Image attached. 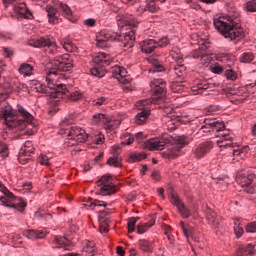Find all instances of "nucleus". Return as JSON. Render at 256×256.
Segmentation results:
<instances>
[{
    "instance_id": "26",
    "label": "nucleus",
    "mask_w": 256,
    "mask_h": 256,
    "mask_svg": "<svg viewBox=\"0 0 256 256\" xmlns=\"http://www.w3.org/2000/svg\"><path fill=\"white\" fill-rule=\"evenodd\" d=\"M179 225H180V227L182 229V233L186 237V239H189V237H191V239H192V241H194V243L201 242V237L195 235L190 228H187V226H185V223L183 221H181L179 223Z\"/></svg>"
},
{
    "instance_id": "51",
    "label": "nucleus",
    "mask_w": 256,
    "mask_h": 256,
    "mask_svg": "<svg viewBox=\"0 0 256 256\" xmlns=\"http://www.w3.org/2000/svg\"><path fill=\"white\" fill-rule=\"evenodd\" d=\"M185 145H187V136L178 137L175 146L181 150L183 147H185Z\"/></svg>"
},
{
    "instance_id": "15",
    "label": "nucleus",
    "mask_w": 256,
    "mask_h": 256,
    "mask_svg": "<svg viewBox=\"0 0 256 256\" xmlns=\"http://www.w3.org/2000/svg\"><path fill=\"white\" fill-rule=\"evenodd\" d=\"M169 143V140L166 138H153L144 143L145 149L149 151H163L165 145Z\"/></svg>"
},
{
    "instance_id": "28",
    "label": "nucleus",
    "mask_w": 256,
    "mask_h": 256,
    "mask_svg": "<svg viewBox=\"0 0 256 256\" xmlns=\"http://www.w3.org/2000/svg\"><path fill=\"white\" fill-rule=\"evenodd\" d=\"M207 89H209V83H207V81L205 80L191 87V90L194 93V95H203L205 91H207Z\"/></svg>"
},
{
    "instance_id": "18",
    "label": "nucleus",
    "mask_w": 256,
    "mask_h": 256,
    "mask_svg": "<svg viewBox=\"0 0 256 256\" xmlns=\"http://www.w3.org/2000/svg\"><path fill=\"white\" fill-rule=\"evenodd\" d=\"M217 145L220 149H229V147H235V143H233V134L229 133V131L222 132L220 134V139L217 140Z\"/></svg>"
},
{
    "instance_id": "61",
    "label": "nucleus",
    "mask_w": 256,
    "mask_h": 256,
    "mask_svg": "<svg viewBox=\"0 0 256 256\" xmlns=\"http://www.w3.org/2000/svg\"><path fill=\"white\" fill-rule=\"evenodd\" d=\"M244 249L245 255H253L255 246L253 244H248L247 246H241Z\"/></svg>"
},
{
    "instance_id": "30",
    "label": "nucleus",
    "mask_w": 256,
    "mask_h": 256,
    "mask_svg": "<svg viewBox=\"0 0 256 256\" xmlns=\"http://www.w3.org/2000/svg\"><path fill=\"white\" fill-rule=\"evenodd\" d=\"M149 115H151V110L149 109H144L141 112H139L135 117L136 125H143L147 123V120L149 119Z\"/></svg>"
},
{
    "instance_id": "1",
    "label": "nucleus",
    "mask_w": 256,
    "mask_h": 256,
    "mask_svg": "<svg viewBox=\"0 0 256 256\" xmlns=\"http://www.w3.org/2000/svg\"><path fill=\"white\" fill-rule=\"evenodd\" d=\"M17 107V110H13V107L7 101L2 100L0 102V118L4 119V125L14 133L23 131L27 125L36 127L37 121L35 117L26 111L23 106L18 105Z\"/></svg>"
},
{
    "instance_id": "7",
    "label": "nucleus",
    "mask_w": 256,
    "mask_h": 256,
    "mask_svg": "<svg viewBox=\"0 0 256 256\" xmlns=\"http://www.w3.org/2000/svg\"><path fill=\"white\" fill-rule=\"evenodd\" d=\"M30 45L33 47H47L49 53L55 55L56 53H61V47L57 46L54 38L50 37H40L30 41Z\"/></svg>"
},
{
    "instance_id": "64",
    "label": "nucleus",
    "mask_w": 256,
    "mask_h": 256,
    "mask_svg": "<svg viewBox=\"0 0 256 256\" xmlns=\"http://www.w3.org/2000/svg\"><path fill=\"white\" fill-rule=\"evenodd\" d=\"M247 233H256V222H251L246 226Z\"/></svg>"
},
{
    "instance_id": "57",
    "label": "nucleus",
    "mask_w": 256,
    "mask_h": 256,
    "mask_svg": "<svg viewBox=\"0 0 256 256\" xmlns=\"http://www.w3.org/2000/svg\"><path fill=\"white\" fill-rule=\"evenodd\" d=\"M246 9L247 11H250V13H255L256 11V0H251L246 3Z\"/></svg>"
},
{
    "instance_id": "34",
    "label": "nucleus",
    "mask_w": 256,
    "mask_h": 256,
    "mask_svg": "<svg viewBox=\"0 0 256 256\" xmlns=\"http://www.w3.org/2000/svg\"><path fill=\"white\" fill-rule=\"evenodd\" d=\"M56 8L59 9V11L66 17V19H69L71 21V17L73 15V12L71 11V8L67 6V4H64L63 2H58L56 4Z\"/></svg>"
},
{
    "instance_id": "35",
    "label": "nucleus",
    "mask_w": 256,
    "mask_h": 256,
    "mask_svg": "<svg viewBox=\"0 0 256 256\" xmlns=\"http://www.w3.org/2000/svg\"><path fill=\"white\" fill-rule=\"evenodd\" d=\"M18 72L24 77H31V75H33V66L28 63H23L19 66Z\"/></svg>"
},
{
    "instance_id": "17",
    "label": "nucleus",
    "mask_w": 256,
    "mask_h": 256,
    "mask_svg": "<svg viewBox=\"0 0 256 256\" xmlns=\"http://www.w3.org/2000/svg\"><path fill=\"white\" fill-rule=\"evenodd\" d=\"M0 191L3 193V196H0V203L4 205V207H9L10 209L12 207H15V196H13V193H11L7 187H5L3 184L0 186Z\"/></svg>"
},
{
    "instance_id": "33",
    "label": "nucleus",
    "mask_w": 256,
    "mask_h": 256,
    "mask_svg": "<svg viewBox=\"0 0 256 256\" xmlns=\"http://www.w3.org/2000/svg\"><path fill=\"white\" fill-rule=\"evenodd\" d=\"M138 247L143 253H153V242L145 239L138 241Z\"/></svg>"
},
{
    "instance_id": "60",
    "label": "nucleus",
    "mask_w": 256,
    "mask_h": 256,
    "mask_svg": "<svg viewBox=\"0 0 256 256\" xmlns=\"http://www.w3.org/2000/svg\"><path fill=\"white\" fill-rule=\"evenodd\" d=\"M38 162L40 163V165H46L49 166V157H47V155L45 154H40V156L38 157Z\"/></svg>"
},
{
    "instance_id": "9",
    "label": "nucleus",
    "mask_w": 256,
    "mask_h": 256,
    "mask_svg": "<svg viewBox=\"0 0 256 256\" xmlns=\"http://www.w3.org/2000/svg\"><path fill=\"white\" fill-rule=\"evenodd\" d=\"M221 133L225 131V123L215 118H205L204 125L201 126L199 133Z\"/></svg>"
},
{
    "instance_id": "4",
    "label": "nucleus",
    "mask_w": 256,
    "mask_h": 256,
    "mask_svg": "<svg viewBox=\"0 0 256 256\" xmlns=\"http://www.w3.org/2000/svg\"><path fill=\"white\" fill-rule=\"evenodd\" d=\"M111 56L99 52L97 53L93 58V68L91 69L92 75L94 77H103L105 75V71H103V67H108V65H111Z\"/></svg>"
},
{
    "instance_id": "49",
    "label": "nucleus",
    "mask_w": 256,
    "mask_h": 256,
    "mask_svg": "<svg viewBox=\"0 0 256 256\" xmlns=\"http://www.w3.org/2000/svg\"><path fill=\"white\" fill-rule=\"evenodd\" d=\"M93 117H94L93 123L95 125H99V123H103L104 125L105 121H107V117H105V114H96Z\"/></svg>"
},
{
    "instance_id": "27",
    "label": "nucleus",
    "mask_w": 256,
    "mask_h": 256,
    "mask_svg": "<svg viewBox=\"0 0 256 256\" xmlns=\"http://www.w3.org/2000/svg\"><path fill=\"white\" fill-rule=\"evenodd\" d=\"M82 253H85L86 256L95 255V242L84 240L82 243Z\"/></svg>"
},
{
    "instance_id": "40",
    "label": "nucleus",
    "mask_w": 256,
    "mask_h": 256,
    "mask_svg": "<svg viewBox=\"0 0 256 256\" xmlns=\"http://www.w3.org/2000/svg\"><path fill=\"white\" fill-rule=\"evenodd\" d=\"M234 233L236 235V237H242L243 233H245V231L243 230V226H241V222L239 219H235L234 220Z\"/></svg>"
},
{
    "instance_id": "48",
    "label": "nucleus",
    "mask_w": 256,
    "mask_h": 256,
    "mask_svg": "<svg viewBox=\"0 0 256 256\" xmlns=\"http://www.w3.org/2000/svg\"><path fill=\"white\" fill-rule=\"evenodd\" d=\"M137 221H139V217H132L128 219V232L133 233L135 231V225H137Z\"/></svg>"
},
{
    "instance_id": "46",
    "label": "nucleus",
    "mask_w": 256,
    "mask_h": 256,
    "mask_svg": "<svg viewBox=\"0 0 256 256\" xmlns=\"http://www.w3.org/2000/svg\"><path fill=\"white\" fill-rule=\"evenodd\" d=\"M85 97V94L83 92L76 90L72 92L69 96L70 101H81Z\"/></svg>"
},
{
    "instance_id": "5",
    "label": "nucleus",
    "mask_w": 256,
    "mask_h": 256,
    "mask_svg": "<svg viewBox=\"0 0 256 256\" xmlns=\"http://www.w3.org/2000/svg\"><path fill=\"white\" fill-rule=\"evenodd\" d=\"M96 187H98L99 195L103 197L107 195H113L117 191V186L113 184V178L109 175H104L96 181Z\"/></svg>"
},
{
    "instance_id": "8",
    "label": "nucleus",
    "mask_w": 256,
    "mask_h": 256,
    "mask_svg": "<svg viewBox=\"0 0 256 256\" xmlns=\"http://www.w3.org/2000/svg\"><path fill=\"white\" fill-rule=\"evenodd\" d=\"M168 59L170 63H175L174 64V75L178 77V79H183L187 73V68L185 65H183V56L181 54L171 51Z\"/></svg>"
},
{
    "instance_id": "44",
    "label": "nucleus",
    "mask_w": 256,
    "mask_h": 256,
    "mask_svg": "<svg viewBox=\"0 0 256 256\" xmlns=\"http://www.w3.org/2000/svg\"><path fill=\"white\" fill-rule=\"evenodd\" d=\"M0 157H2V159L9 157V146L2 141H0Z\"/></svg>"
},
{
    "instance_id": "11",
    "label": "nucleus",
    "mask_w": 256,
    "mask_h": 256,
    "mask_svg": "<svg viewBox=\"0 0 256 256\" xmlns=\"http://www.w3.org/2000/svg\"><path fill=\"white\" fill-rule=\"evenodd\" d=\"M68 139L73 141L72 145H79L87 141V133L81 127L73 126L68 133Z\"/></svg>"
},
{
    "instance_id": "50",
    "label": "nucleus",
    "mask_w": 256,
    "mask_h": 256,
    "mask_svg": "<svg viewBox=\"0 0 256 256\" xmlns=\"http://www.w3.org/2000/svg\"><path fill=\"white\" fill-rule=\"evenodd\" d=\"M135 141V138L129 133H126L122 136L123 145H131Z\"/></svg>"
},
{
    "instance_id": "63",
    "label": "nucleus",
    "mask_w": 256,
    "mask_h": 256,
    "mask_svg": "<svg viewBox=\"0 0 256 256\" xmlns=\"http://www.w3.org/2000/svg\"><path fill=\"white\" fill-rule=\"evenodd\" d=\"M90 207H92L93 209H95L96 207H103L105 209V207H107V204L105 203V201H100V200H94Z\"/></svg>"
},
{
    "instance_id": "20",
    "label": "nucleus",
    "mask_w": 256,
    "mask_h": 256,
    "mask_svg": "<svg viewBox=\"0 0 256 256\" xmlns=\"http://www.w3.org/2000/svg\"><path fill=\"white\" fill-rule=\"evenodd\" d=\"M14 13L18 15V17H22V19H32L33 18V13H31L27 9V4L25 3H20L14 5Z\"/></svg>"
},
{
    "instance_id": "16",
    "label": "nucleus",
    "mask_w": 256,
    "mask_h": 256,
    "mask_svg": "<svg viewBox=\"0 0 256 256\" xmlns=\"http://www.w3.org/2000/svg\"><path fill=\"white\" fill-rule=\"evenodd\" d=\"M170 203H172V205L177 207L183 219H189V217H191V210L185 207V204L179 199L177 195L171 194Z\"/></svg>"
},
{
    "instance_id": "55",
    "label": "nucleus",
    "mask_w": 256,
    "mask_h": 256,
    "mask_svg": "<svg viewBox=\"0 0 256 256\" xmlns=\"http://www.w3.org/2000/svg\"><path fill=\"white\" fill-rule=\"evenodd\" d=\"M243 158V150L240 148H236L233 150V161H239V159Z\"/></svg>"
},
{
    "instance_id": "62",
    "label": "nucleus",
    "mask_w": 256,
    "mask_h": 256,
    "mask_svg": "<svg viewBox=\"0 0 256 256\" xmlns=\"http://www.w3.org/2000/svg\"><path fill=\"white\" fill-rule=\"evenodd\" d=\"M163 65L161 64H155L149 69V73H161L163 71Z\"/></svg>"
},
{
    "instance_id": "37",
    "label": "nucleus",
    "mask_w": 256,
    "mask_h": 256,
    "mask_svg": "<svg viewBox=\"0 0 256 256\" xmlns=\"http://www.w3.org/2000/svg\"><path fill=\"white\" fill-rule=\"evenodd\" d=\"M61 45L67 53H77V46L73 43V41L64 39L61 41Z\"/></svg>"
},
{
    "instance_id": "25",
    "label": "nucleus",
    "mask_w": 256,
    "mask_h": 256,
    "mask_svg": "<svg viewBox=\"0 0 256 256\" xmlns=\"http://www.w3.org/2000/svg\"><path fill=\"white\" fill-rule=\"evenodd\" d=\"M161 7L156 0H146V6L140 8L141 13H145V11H149V13H159Z\"/></svg>"
},
{
    "instance_id": "23",
    "label": "nucleus",
    "mask_w": 256,
    "mask_h": 256,
    "mask_svg": "<svg viewBox=\"0 0 256 256\" xmlns=\"http://www.w3.org/2000/svg\"><path fill=\"white\" fill-rule=\"evenodd\" d=\"M140 47L142 53L150 54L157 49V42L153 39H146L140 44Z\"/></svg>"
},
{
    "instance_id": "47",
    "label": "nucleus",
    "mask_w": 256,
    "mask_h": 256,
    "mask_svg": "<svg viewBox=\"0 0 256 256\" xmlns=\"http://www.w3.org/2000/svg\"><path fill=\"white\" fill-rule=\"evenodd\" d=\"M147 157V155H145L144 153H133L130 158L129 161L131 163H137V161H143V159H145Z\"/></svg>"
},
{
    "instance_id": "19",
    "label": "nucleus",
    "mask_w": 256,
    "mask_h": 256,
    "mask_svg": "<svg viewBox=\"0 0 256 256\" xmlns=\"http://www.w3.org/2000/svg\"><path fill=\"white\" fill-rule=\"evenodd\" d=\"M53 244L57 249H65L66 251H71L75 247V242L67 239L63 236H55Z\"/></svg>"
},
{
    "instance_id": "59",
    "label": "nucleus",
    "mask_w": 256,
    "mask_h": 256,
    "mask_svg": "<svg viewBox=\"0 0 256 256\" xmlns=\"http://www.w3.org/2000/svg\"><path fill=\"white\" fill-rule=\"evenodd\" d=\"M159 108L165 109L166 113H171V111H173V108H171V103H169V102H160Z\"/></svg>"
},
{
    "instance_id": "53",
    "label": "nucleus",
    "mask_w": 256,
    "mask_h": 256,
    "mask_svg": "<svg viewBox=\"0 0 256 256\" xmlns=\"http://www.w3.org/2000/svg\"><path fill=\"white\" fill-rule=\"evenodd\" d=\"M172 91L173 93H183V91H185V86L175 82L172 84Z\"/></svg>"
},
{
    "instance_id": "38",
    "label": "nucleus",
    "mask_w": 256,
    "mask_h": 256,
    "mask_svg": "<svg viewBox=\"0 0 256 256\" xmlns=\"http://www.w3.org/2000/svg\"><path fill=\"white\" fill-rule=\"evenodd\" d=\"M153 225H155V217H152L149 223L139 224L137 226V233L139 235H143V233H147V231H149V228L153 227Z\"/></svg>"
},
{
    "instance_id": "32",
    "label": "nucleus",
    "mask_w": 256,
    "mask_h": 256,
    "mask_svg": "<svg viewBox=\"0 0 256 256\" xmlns=\"http://www.w3.org/2000/svg\"><path fill=\"white\" fill-rule=\"evenodd\" d=\"M206 219L209 225H211L214 229H217V227H219V216H217V214L213 210H208L206 214Z\"/></svg>"
},
{
    "instance_id": "10",
    "label": "nucleus",
    "mask_w": 256,
    "mask_h": 256,
    "mask_svg": "<svg viewBox=\"0 0 256 256\" xmlns=\"http://www.w3.org/2000/svg\"><path fill=\"white\" fill-rule=\"evenodd\" d=\"M53 66L56 71H72L73 70V60L69 56V54H64L60 56L58 59L53 61Z\"/></svg>"
},
{
    "instance_id": "3",
    "label": "nucleus",
    "mask_w": 256,
    "mask_h": 256,
    "mask_svg": "<svg viewBox=\"0 0 256 256\" xmlns=\"http://www.w3.org/2000/svg\"><path fill=\"white\" fill-rule=\"evenodd\" d=\"M46 82L50 89H53L54 93L52 94L53 98L61 99L65 93L69 90L65 84V76L59 74L57 71H49L46 74Z\"/></svg>"
},
{
    "instance_id": "52",
    "label": "nucleus",
    "mask_w": 256,
    "mask_h": 256,
    "mask_svg": "<svg viewBox=\"0 0 256 256\" xmlns=\"http://www.w3.org/2000/svg\"><path fill=\"white\" fill-rule=\"evenodd\" d=\"M163 121H165V125L168 129V131H173V129H175V123H173V120H171V117L169 116H165L163 118Z\"/></svg>"
},
{
    "instance_id": "2",
    "label": "nucleus",
    "mask_w": 256,
    "mask_h": 256,
    "mask_svg": "<svg viewBox=\"0 0 256 256\" xmlns=\"http://www.w3.org/2000/svg\"><path fill=\"white\" fill-rule=\"evenodd\" d=\"M225 15L219 18H214V27L225 37V39H230V41H241L245 37V31L243 28L237 25V16Z\"/></svg>"
},
{
    "instance_id": "58",
    "label": "nucleus",
    "mask_w": 256,
    "mask_h": 256,
    "mask_svg": "<svg viewBox=\"0 0 256 256\" xmlns=\"http://www.w3.org/2000/svg\"><path fill=\"white\" fill-rule=\"evenodd\" d=\"M96 41H97L96 46L99 47L100 49H107L109 47V42H107L101 38L97 37Z\"/></svg>"
},
{
    "instance_id": "41",
    "label": "nucleus",
    "mask_w": 256,
    "mask_h": 256,
    "mask_svg": "<svg viewBox=\"0 0 256 256\" xmlns=\"http://www.w3.org/2000/svg\"><path fill=\"white\" fill-rule=\"evenodd\" d=\"M213 61V57L209 55V50L206 49V51L202 54V57L200 58V62L204 65V67H209V63Z\"/></svg>"
},
{
    "instance_id": "31",
    "label": "nucleus",
    "mask_w": 256,
    "mask_h": 256,
    "mask_svg": "<svg viewBox=\"0 0 256 256\" xmlns=\"http://www.w3.org/2000/svg\"><path fill=\"white\" fill-rule=\"evenodd\" d=\"M46 13H47L48 21L51 25H56V23H59L57 10L53 8V6H46Z\"/></svg>"
},
{
    "instance_id": "24",
    "label": "nucleus",
    "mask_w": 256,
    "mask_h": 256,
    "mask_svg": "<svg viewBox=\"0 0 256 256\" xmlns=\"http://www.w3.org/2000/svg\"><path fill=\"white\" fill-rule=\"evenodd\" d=\"M24 235L27 239H31L32 241H35L36 239H45L47 230H27L24 232Z\"/></svg>"
},
{
    "instance_id": "12",
    "label": "nucleus",
    "mask_w": 256,
    "mask_h": 256,
    "mask_svg": "<svg viewBox=\"0 0 256 256\" xmlns=\"http://www.w3.org/2000/svg\"><path fill=\"white\" fill-rule=\"evenodd\" d=\"M34 152L35 147H33V142L26 141L18 153L19 163H21V165H26V163H29V161H31V154Z\"/></svg>"
},
{
    "instance_id": "42",
    "label": "nucleus",
    "mask_w": 256,
    "mask_h": 256,
    "mask_svg": "<svg viewBox=\"0 0 256 256\" xmlns=\"http://www.w3.org/2000/svg\"><path fill=\"white\" fill-rule=\"evenodd\" d=\"M107 163L112 167H121V157H119V154L109 157Z\"/></svg>"
},
{
    "instance_id": "22",
    "label": "nucleus",
    "mask_w": 256,
    "mask_h": 256,
    "mask_svg": "<svg viewBox=\"0 0 256 256\" xmlns=\"http://www.w3.org/2000/svg\"><path fill=\"white\" fill-rule=\"evenodd\" d=\"M212 149H213V143L203 142L197 147L195 151V155L196 157H198V159H201V157H205V155H207V153H209V151H211Z\"/></svg>"
},
{
    "instance_id": "36",
    "label": "nucleus",
    "mask_w": 256,
    "mask_h": 256,
    "mask_svg": "<svg viewBox=\"0 0 256 256\" xmlns=\"http://www.w3.org/2000/svg\"><path fill=\"white\" fill-rule=\"evenodd\" d=\"M121 125V120H109L106 118L104 122V129L109 133L111 131H115Z\"/></svg>"
},
{
    "instance_id": "29",
    "label": "nucleus",
    "mask_w": 256,
    "mask_h": 256,
    "mask_svg": "<svg viewBox=\"0 0 256 256\" xmlns=\"http://www.w3.org/2000/svg\"><path fill=\"white\" fill-rule=\"evenodd\" d=\"M198 45L199 48L191 52V56L193 57V59H201L203 57V53H205V51L209 49V46H207V42L201 41L198 42Z\"/></svg>"
},
{
    "instance_id": "21",
    "label": "nucleus",
    "mask_w": 256,
    "mask_h": 256,
    "mask_svg": "<svg viewBox=\"0 0 256 256\" xmlns=\"http://www.w3.org/2000/svg\"><path fill=\"white\" fill-rule=\"evenodd\" d=\"M98 39H102V41L111 43V41H119L121 39V36L119 33L109 30V31H102L98 36Z\"/></svg>"
},
{
    "instance_id": "43",
    "label": "nucleus",
    "mask_w": 256,
    "mask_h": 256,
    "mask_svg": "<svg viewBox=\"0 0 256 256\" xmlns=\"http://www.w3.org/2000/svg\"><path fill=\"white\" fill-rule=\"evenodd\" d=\"M241 187H249L253 183V175L242 176L239 179Z\"/></svg>"
},
{
    "instance_id": "14",
    "label": "nucleus",
    "mask_w": 256,
    "mask_h": 256,
    "mask_svg": "<svg viewBox=\"0 0 256 256\" xmlns=\"http://www.w3.org/2000/svg\"><path fill=\"white\" fill-rule=\"evenodd\" d=\"M155 99H163L167 95V86L163 79H157L150 83Z\"/></svg>"
},
{
    "instance_id": "54",
    "label": "nucleus",
    "mask_w": 256,
    "mask_h": 256,
    "mask_svg": "<svg viewBox=\"0 0 256 256\" xmlns=\"http://www.w3.org/2000/svg\"><path fill=\"white\" fill-rule=\"evenodd\" d=\"M225 76L227 79H230V81H235L237 79V72L233 69H228L225 71Z\"/></svg>"
},
{
    "instance_id": "39",
    "label": "nucleus",
    "mask_w": 256,
    "mask_h": 256,
    "mask_svg": "<svg viewBox=\"0 0 256 256\" xmlns=\"http://www.w3.org/2000/svg\"><path fill=\"white\" fill-rule=\"evenodd\" d=\"M179 151H181L176 146H173L171 148H168L163 152L164 157H168V159H175V157H179Z\"/></svg>"
},
{
    "instance_id": "56",
    "label": "nucleus",
    "mask_w": 256,
    "mask_h": 256,
    "mask_svg": "<svg viewBox=\"0 0 256 256\" xmlns=\"http://www.w3.org/2000/svg\"><path fill=\"white\" fill-rule=\"evenodd\" d=\"M26 207L27 203H25V201L23 200H19V202L15 204V207H12L11 209H17L18 211H20V213H23Z\"/></svg>"
},
{
    "instance_id": "13",
    "label": "nucleus",
    "mask_w": 256,
    "mask_h": 256,
    "mask_svg": "<svg viewBox=\"0 0 256 256\" xmlns=\"http://www.w3.org/2000/svg\"><path fill=\"white\" fill-rule=\"evenodd\" d=\"M112 77L117 79L122 85H129L131 83V76L127 74V69L121 66H113L111 69Z\"/></svg>"
},
{
    "instance_id": "45",
    "label": "nucleus",
    "mask_w": 256,
    "mask_h": 256,
    "mask_svg": "<svg viewBox=\"0 0 256 256\" xmlns=\"http://www.w3.org/2000/svg\"><path fill=\"white\" fill-rule=\"evenodd\" d=\"M253 59H255V55L252 52H245L240 57L242 63H251Z\"/></svg>"
},
{
    "instance_id": "6",
    "label": "nucleus",
    "mask_w": 256,
    "mask_h": 256,
    "mask_svg": "<svg viewBox=\"0 0 256 256\" xmlns=\"http://www.w3.org/2000/svg\"><path fill=\"white\" fill-rule=\"evenodd\" d=\"M118 27H131L132 30L128 31L125 35L126 41H135V28L139 26V22L135 19H128L124 14L116 16Z\"/></svg>"
}]
</instances>
